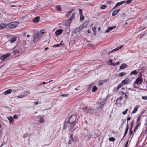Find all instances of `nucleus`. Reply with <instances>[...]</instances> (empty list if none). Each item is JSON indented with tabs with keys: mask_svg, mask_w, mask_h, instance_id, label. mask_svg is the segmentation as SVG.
<instances>
[{
	"mask_svg": "<svg viewBox=\"0 0 147 147\" xmlns=\"http://www.w3.org/2000/svg\"><path fill=\"white\" fill-rule=\"evenodd\" d=\"M41 36L38 33L35 34L33 36V42H37L40 39Z\"/></svg>",
	"mask_w": 147,
	"mask_h": 147,
	"instance_id": "1",
	"label": "nucleus"
},
{
	"mask_svg": "<svg viewBox=\"0 0 147 147\" xmlns=\"http://www.w3.org/2000/svg\"><path fill=\"white\" fill-rule=\"evenodd\" d=\"M78 125V123H75L70 124L69 126L70 127L69 130L71 132H73L78 127L77 126Z\"/></svg>",
	"mask_w": 147,
	"mask_h": 147,
	"instance_id": "2",
	"label": "nucleus"
},
{
	"mask_svg": "<svg viewBox=\"0 0 147 147\" xmlns=\"http://www.w3.org/2000/svg\"><path fill=\"white\" fill-rule=\"evenodd\" d=\"M143 82V78L142 76L141 75L140 76L137 78L135 82V84L137 85L140 84Z\"/></svg>",
	"mask_w": 147,
	"mask_h": 147,
	"instance_id": "3",
	"label": "nucleus"
},
{
	"mask_svg": "<svg viewBox=\"0 0 147 147\" xmlns=\"http://www.w3.org/2000/svg\"><path fill=\"white\" fill-rule=\"evenodd\" d=\"M19 24V23L17 22H13L10 23L8 24L9 27L13 28L17 26Z\"/></svg>",
	"mask_w": 147,
	"mask_h": 147,
	"instance_id": "4",
	"label": "nucleus"
},
{
	"mask_svg": "<svg viewBox=\"0 0 147 147\" xmlns=\"http://www.w3.org/2000/svg\"><path fill=\"white\" fill-rule=\"evenodd\" d=\"M76 120V118L74 116H71L69 119V124L75 123L74 121Z\"/></svg>",
	"mask_w": 147,
	"mask_h": 147,
	"instance_id": "5",
	"label": "nucleus"
},
{
	"mask_svg": "<svg viewBox=\"0 0 147 147\" xmlns=\"http://www.w3.org/2000/svg\"><path fill=\"white\" fill-rule=\"evenodd\" d=\"M11 55L10 53H8L0 57V59L2 61H3L10 56Z\"/></svg>",
	"mask_w": 147,
	"mask_h": 147,
	"instance_id": "6",
	"label": "nucleus"
},
{
	"mask_svg": "<svg viewBox=\"0 0 147 147\" xmlns=\"http://www.w3.org/2000/svg\"><path fill=\"white\" fill-rule=\"evenodd\" d=\"M84 28L83 25L80 26L78 28H77L74 30V32L75 33H76L80 31L81 30H82Z\"/></svg>",
	"mask_w": 147,
	"mask_h": 147,
	"instance_id": "7",
	"label": "nucleus"
},
{
	"mask_svg": "<svg viewBox=\"0 0 147 147\" xmlns=\"http://www.w3.org/2000/svg\"><path fill=\"white\" fill-rule=\"evenodd\" d=\"M130 80V78L128 77L126 78L125 80H123L121 82L123 84V85L127 84H128Z\"/></svg>",
	"mask_w": 147,
	"mask_h": 147,
	"instance_id": "8",
	"label": "nucleus"
},
{
	"mask_svg": "<svg viewBox=\"0 0 147 147\" xmlns=\"http://www.w3.org/2000/svg\"><path fill=\"white\" fill-rule=\"evenodd\" d=\"M116 28L115 26H113L112 27H109L108 29L106 30V33L109 32L111 31L113 29H115Z\"/></svg>",
	"mask_w": 147,
	"mask_h": 147,
	"instance_id": "9",
	"label": "nucleus"
},
{
	"mask_svg": "<svg viewBox=\"0 0 147 147\" xmlns=\"http://www.w3.org/2000/svg\"><path fill=\"white\" fill-rule=\"evenodd\" d=\"M72 21L71 18H69L66 20L65 21L66 25L68 26H69L71 23Z\"/></svg>",
	"mask_w": 147,
	"mask_h": 147,
	"instance_id": "10",
	"label": "nucleus"
},
{
	"mask_svg": "<svg viewBox=\"0 0 147 147\" xmlns=\"http://www.w3.org/2000/svg\"><path fill=\"white\" fill-rule=\"evenodd\" d=\"M63 31V30L62 29H60L59 30H56L55 32V33L56 36H58L61 34Z\"/></svg>",
	"mask_w": 147,
	"mask_h": 147,
	"instance_id": "11",
	"label": "nucleus"
},
{
	"mask_svg": "<svg viewBox=\"0 0 147 147\" xmlns=\"http://www.w3.org/2000/svg\"><path fill=\"white\" fill-rule=\"evenodd\" d=\"M123 98V97L120 96L117 100V102L119 103L120 105H122L124 104V103H122L121 102Z\"/></svg>",
	"mask_w": 147,
	"mask_h": 147,
	"instance_id": "12",
	"label": "nucleus"
},
{
	"mask_svg": "<svg viewBox=\"0 0 147 147\" xmlns=\"http://www.w3.org/2000/svg\"><path fill=\"white\" fill-rule=\"evenodd\" d=\"M140 107V106L139 105H137L136 106L133 110L131 114H133L136 112L138 110V108Z\"/></svg>",
	"mask_w": 147,
	"mask_h": 147,
	"instance_id": "13",
	"label": "nucleus"
},
{
	"mask_svg": "<svg viewBox=\"0 0 147 147\" xmlns=\"http://www.w3.org/2000/svg\"><path fill=\"white\" fill-rule=\"evenodd\" d=\"M121 10L120 9H119L118 10H115L114 11H113L112 13V16H115Z\"/></svg>",
	"mask_w": 147,
	"mask_h": 147,
	"instance_id": "14",
	"label": "nucleus"
},
{
	"mask_svg": "<svg viewBox=\"0 0 147 147\" xmlns=\"http://www.w3.org/2000/svg\"><path fill=\"white\" fill-rule=\"evenodd\" d=\"M107 81L108 80L106 79H105L103 80H100L99 81V84L100 86H102L104 82H107Z\"/></svg>",
	"mask_w": 147,
	"mask_h": 147,
	"instance_id": "15",
	"label": "nucleus"
},
{
	"mask_svg": "<svg viewBox=\"0 0 147 147\" xmlns=\"http://www.w3.org/2000/svg\"><path fill=\"white\" fill-rule=\"evenodd\" d=\"M17 40V37H14L10 39L9 41L11 43L14 42Z\"/></svg>",
	"mask_w": 147,
	"mask_h": 147,
	"instance_id": "16",
	"label": "nucleus"
},
{
	"mask_svg": "<svg viewBox=\"0 0 147 147\" xmlns=\"http://www.w3.org/2000/svg\"><path fill=\"white\" fill-rule=\"evenodd\" d=\"M125 1H122L120 2H118L115 5L114 7L113 8V9H114L115 8L117 7H118V6H119L122 4H123L124 3H125Z\"/></svg>",
	"mask_w": 147,
	"mask_h": 147,
	"instance_id": "17",
	"label": "nucleus"
},
{
	"mask_svg": "<svg viewBox=\"0 0 147 147\" xmlns=\"http://www.w3.org/2000/svg\"><path fill=\"white\" fill-rule=\"evenodd\" d=\"M40 19V17L39 16H37L34 18L33 21L34 22L37 23L39 21V20Z\"/></svg>",
	"mask_w": 147,
	"mask_h": 147,
	"instance_id": "18",
	"label": "nucleus"
},
{
	"mask_svg": "<svg viewBox=\"0 0 147 147\" xmlns=\"http://www.w3.org/2000/svg\"><path fill=\"white\" fill-rule=\"evenodd\" d=\"M39 121L41 123H43L45 122V120L43 117L42 116L40 117L39 119Z\"/></svg>",
	"mask_w": 147,
	"mask_h": 147,
	"instance_id": "19",
	"label": "nucleus"
},
{
	"mask_svg": "<svg viewBox=\"0 0 147 147\" xmlns=\"http://www.w3.org/2000/svg\"><path fill=\"white\" fill-rule=\"evenodd\" d=\"M123 46H124L123 45H122L119 46V47L116 48H115V49H114V50L111 51V52H110V53H112V52H113V51H117V50L120 49L122 47H123Z\"/></svg>",
	"mask_w": 147,
	"mask_h": 147,
	"instance_id": "20",
	"label": "nucleus"
},
{
	"mask_svg": "<svg viewBox=\"0 0 147 147\" xmlns=\"http://www.w3.org/2000/svg\"><path fill=\"white\" fill-rule=\"evenodd\" d=\"M123 46H124L123 45H122L119 46V47L116 48H115V49H114V50L111 51V52H110V53H112V52H113V51H117V50L120 49L122 47H123Z\"/></svg>",
	"mask_w": 147,
	"mask_h": 147,
	"instance_id": "21",
	"label": "nucleus"
},
{
	"mask_svg": "<svg viewBox=\"0 0 147 147\" xmlns=\"http://www.w3.org/2000/svg\"><path fill=\"white\" fill-rule=\"evenodd\" d=\"M127 67V65L126 64L123 63L122 64L120 67V69H125Z\"/></svg>",
	"mask_w": 147,
	"mask_h": 147,
	"instance_id": "22",
	"label": "nucleus"
},
{
	"mask_svg": "<svg viewBox=\"0 0 147 147\" xmlns=\"http://www.w3.org/2000/svg\"><path fill=\"white\" fill-rule=\"evenodd\" d=\"M12 92V90L11 89H9L8 90L5 91L4 94L5 95H7L8 94H9L11 92Z\"/></svg>",
	"mask_w": 147,
	"mask_h": 147,
	"instance_id": "23",
	"label": "nucleus"
},
{
	"mask_svg": "<svg viewBox=\"0 0 147 147\" xmlns=\"http://www.w3.org/2000/svg\"><path fill=\"white\" fill-rule=\"evenodd\" d=\"M6 25L4 23H1L0 24V29H3L6 28Z\"/></svg>",
	"mask_w": 147,
	"mask_h": 147,
	"instance_id": "24",
	"label": "nucleus"
},
{
	"mask_svg": "<svg viewBox=\"0 0 147 147\" xmlns=\"http://www.w3.org/2000/svg\"><path fill=\"white\" fill-rule=\"evenodd\" d=\"M87 111L89 113L93 114L94 113V110L91 108H88Z\"/></svg>",
	"mask_w": 147,
	"mask_h": 147,
	"instance_id": "25",
	"label": "nucleus"
},
{
	"mask_svg": "<svg viewBox=\"0 0 147 147\" xmlns=\"http://www.w3.org/2000/svg\"><path fill=\"white\" fill-rule=\"evenodd\" d=\"M8 119L10 123H12L14 121L13 119L11 116H10L8 117Z\"/></svg>",
	"mask_w": 147,
	"mask_h": 147,
	"instance_id": "26",
	"label": "nucleus"
},
{
	"mask_svg": "<svg viewBox=\"0 0 147 147\" xmlns=\"http://www.w3.org/2000/svg\"><path fill=\"white\" fill-rule=\"evenodd\" d=\"M105 102L103 101L100 102L98 103V107L99 108H101L104 105Z\"/></svg>",
	"mask_w": 147,
	"mask_h": 147,
	"instance_id": "27",
	"label": "nucleus"
},
{
	"mask_svg": "<svg viewBox=\"0 0 147 147\" xmlns=\"http://www.w3.org/2000/svg\"><path fill=\"white\" fill-rule=\"evenodd\" d=\"M88 109V108L87 106H85L82 108V110L84 112H85L87 111Z\"/></svg>",
	"mask_w": 147,
	"mask_h": 147,
	"instance_id": "28",
	"label": "nucleus"
},
{
	"mask_svg": "<svg viewBox=\"0 0 147 147\" xmlns=\"http://www.w3.org/2000/svg\"><path fill=\"white\" fill-rule=\"evenodd\" d=\"M70 136H71V138L72 140H70L69 141L68 143L69 144H71L72 142V141H73V142H74V139L73 138V136L72 135H71Z\"/></svg>",
	"mask_w": 147,
	"mask_h": 147,
	"instance_id": "29",
	"label": "nucleus"
},
{
	"mask_svg": "<svg viewBox=\"0 0 147 147\" xmlns=\"http://www.w3.org/2000/svg\"><path fill=\"white\" fill-rule=\"evenodd\" d=\"M74 10V9H71V10L70 11L68 12H67L66 14V16L67 17H69L71 13H72V12Z\"/></svg>",
	"mask_w": 147,
	"mask_h": 147,
	"instance_id": "30",
	"label": "nucleus"
},
{
	"mask_svg": "<svg viewBox=\"0 0 147 147\" xmlns=\"http://www.w3.org/2000/svg\"><path fill=\"white\" fill-rule=\"evenodd\" d=\"M123 85H124L122 83V82H121L120 84L119 85H118L117 87V89H119Z\"/></svg>",
	"mask_w": 147,
	"mask_h": 147,
	"instance_id": "31",
	"label": "nucleus"
},
{
	"mask_svg": "<svg viewBox=\"0 0 147 147\" xmlns=\"http://www.w3.org/2000/svg\"><path fill=\"white\" fill-rule=\"evenodd\" d=\"M26 96H27V94H24L23 95H19V96H18L16 97H18L20 98H23L24 97H26Z\"/></svg>",
	"mask_w": 147,
	"mask_h": 147,
	"instance_id": "32",
	"label": "nucleus"
},
{
	"mask_svg": "<svg viewBox=\"0 0 147 147\" xmlns=\"http://www.w3.org/2000/svg\"><path fill=\"white\" fill-rule=\"evenodd\" d=\"M97 90V88L96 86H94L92 89V92H94L96 91Z\"/></svg>",
	"mask_w": 147,
	"mask_h": 147,
	"instance_id": "33",
	"label": "nucleus"
},
{
	"mask_svg": "<svg viewBox=\"0 0 147 147\" xmlns=\"http://www.w3.org/2000/svg\"><path fill=\"white\" fill-rule=\"evenodd\" d=\"M80 20L81 21H82L84 19V16L83 15H80Z\"/></svg>",
	"mask_w": 147,
	"mask_h": 147,
	"instance_id": "34",
	"label": "nucleus"
},
{
	"mask_svg": "<svg viewBox=\"0 0 147 147\" xmlns=\"http://www.w3.org/2000/svg\"><path fill=\"white\" fill-rule=\"evenodd\" d=\"M138 74V72L136 70H134L132 71L131 73L130 74H134V75H137Z\"/></svg>",
	"mask_w": 147,
	"mask_h": 147,
	"instance_id": "35",
	"label": "nucleus"
},
{
	"mask_svg": "<svg viewBox=\"0 0 147 147\" xmlns=\"http://www.w3.org/2000/svg\"><path fill=\"white\" fill-rule=\"evenodd\" d=\"M126 74V73H125L121 72L119 74V77H122L123 76L125 75Z\"/></svg>",
	"mask_w": 147,
	"mask_h": 147,
	"instance_id": "36",
	"label": "nucleus"
},
{
	"mask_svg": "<svg viewBox=\"0 0 147 147\" xmlns=\"http://www.w3.org/2000/svg\"><path fill=\"white\" fill-rule=\"evenodd\" d=\"M56 9L58 11H61L60 6L59 5H57L56 7Z\"/></svg>",
	"mask_w": 147,
	"mask_h": 147,
	"instance_id": "37",
	"label": "nucleus"
},
{
	"mask_svg": "<svg viewBox=\"0 0 147 147\" xmlns=\"http://www.w3.org/2000/svg\"><path fill=\"white\" fill-rule=\"evenodd\" d=\"M75 13H74L72 14L71 16L69 18H71V20H72V19H73L75 17Z\"/></svg>",
	"mask_w": 147,
	"mask_h": 147,
	"instance_id": "38",
	"label": "nucleus"
},
{
	"mask_svg": "<svg viewBox=\"0 0 147 147\" xmlns=\"http://www.w3.org/2000/svg\"><path fill=\"white\" fill-rule=\"evenodd\" d=\"M109 140L110 141H114L115 140V139L113 137H112L110 138H109Z\"/></svg>",
	"mask_w": 147,
	"mask_h": 147,
	"instance_id": "39",
	"label": "nucleus"
},
{
	"mask_svg": "<svg viewBox=\"0 0 147 147\" xmlns=\"http://www.w3.org/2000/svg\"><path fill=\"white\" fill-rule=\"evenodd\" d=\"M112 60L111 59H110L109 61V63H110V65L113 66V65H114V63L112 62Z\"/></svg>",
	"mask_w": 147,
	"mask_h": 147,
	"instance_id": "40",
	"label": "nucleus"
},
{
	"mask_svg": "<svg viewBox=\"0 0 147 147\" xmlns=\"http://www.w3.org/2000/svg\"><path fill=\"white\" fill-rule=\"evenodd\" d=\"M121 93L123 94V95L125 94V99L126 100H127L128 99V97L127 96V95L126 94H125L123 92H121Z\"/></svg>",
	"mask_w": 147,
	"mask_h": 147,
	"instance_id": "41",
	"label": "nucleus"
},
{
	"mask_svg": "<svg viewBox=\"0 0 147 147\" xmlns=\"http://www.w3.org/2000/svg\"><path fill=\"white\" fill-rule=\"evenodd\" d=\"M19 52V51L17 49H14L13 50V53L14 54H16V53H18Z\"/></svg>",
	"mask_w": 147,
	"mask_h": 147,
	"instance_id": "42",
	"label": "nucleus"
},
{
	"mask_svg": "<svg viewBox=\"0 0 147 147\" xmlns=\"http://www.w3.org/2000/svg\"><path fill=\"white\" fill-rule=\"evenodd\" d=\"M107 7V6L106 5H102L101 7V9H105V8H106Z\"/></svg>",
	"mask_w": 147,
	"mask_h": 147,
	"instance_id": "43",
	"label": "nucleus"
},
{
	"mask_svg": "<svg viewBox=\"0 0 147 147\" xmlns=\"http://www.w3.org/2000/svg\"><path fill=\"white\" fill-rule=\"evenodd\" d=\"M69 95L68 94H62L60 96H61L63 97H68V96H69Z\"/></svg>",
	"mask_w": 147,
	"mask_h": 147,
	"instance_id": "44",
	"label": "nucleus"
},
{
	"mask_svg": "<svg viewBox=\"0 0 147 147\" xmlns=\"http://www.w3.org/2000/svg\"><path fill=\"white\" fill-rule=\"evenodd\" d=\"M128 111V109H126L125 111L122 112V113L123 115H125L127 113V111Z\"/></svg>",
	"mask_w": 147,
	"mask_h": 147,
	"instance_id": "45",
	"label": "nucleus"
},
{
	"mask_svg": "<svg viewBox=\"0 0 147 147\" xmlns=\"http://www.w3.org/2000/svg\"><path fill=\"white\" fill-rule=\"evenodd\" d=\"M79 12L80 13V15H83L82 14V10L81 9H80L79 10Z\"/></svg>",
	"mask_w": 147,
	"mask_h": 147,
	"instance_id": "46",
	"label": "nucleus"
},
{
	"mask_svg": "<svg viewBox=\"0 0 147 147\" xmlns=\"http://www.w3.org/2000/svg\"><path fill=\"white\" fill-rule=\"evenodd\" d=\"M119 63H120V62H116V63H114V65H113V66H115L116 65H118Z\"/></svg>",
	"mask_w": 147,
	"mask_h": 147,
	"instance_id": "47",
	"label": "nucleus"
},
{
	"mask_svg": "<svg viewBox=\"0 0 147 147\" xmlns=\"http://www.w3.org/2000/svg\"><path fill=\"white\" fill-rule=\"evenodd\" d=\"M132 1V0H127L126 1V3L127 4H129L131 3Z\"/></svg>",
	"mask_w": 147,
	"mask_h": 147,
	"instance_id": "48",
	"label": "nucleus"
},
{
	"mask_svg": "<svg viewBox=\"0 0 147 147\" xmlns=\"http://www.w3.org/2000/svg\"><path fill=\"white\" fill-rule=\"evenodd\" d=\"M96 28L95 27H92V30L94 32H96Z\"/></svg>",
	"mask_w": 147,
	"mask_h": 147,
	"instance_id": "49",
	"label": "nucleus"
},
{
	"mask_svg": "<svg viewBox=\"0 0 147 147\" xmlns=\"http://www.w3.org/2000/svg\"><path fill=\"white\" fill-rule=\"evenodd\" d=\"M121 121L122 122V123L121 125H123V124L126 121V120L125 119H123L121 120Z\"/></svg>",
	"mask_w": 147,
	"mask_h": 147,
	"instance_id": "50",
	"label": "nucleus"
},
{
	"mask_svg": "<svg viewBox=\"0 0 147 147\" xmlns=\"http://www.w3.org/2000/svg\"><path fill=\"white\" fill-rule=\"evenodd\" d=\"M142 98L143 100H147V96H142Z\"/></svg>",
	"mask_w": 147,
	"mask_h": 147,
	"instance_id": "51",
	"label": "nucleus"
},
{
	"mask_svg": "<svg viewBox=\"0 0 147 147\" xmlns=\"http://www.w3.org/2000/svg\"><path fill=\"white\" fill-rule=\"evenodd\" d=\"M26 94H27V96L30 93V92L29 91H25Z\"/></svg>",
	"mask_w": 147,
	"mask_h": 147,
	"instance_id": "52",
	"label": "nucleus"
},
{
	"mask_svg": "<svg viewBox=\"0 0 147 147\" xmlns=\"http://www.w3.org/2000/svg\"><path fill=\"white\" fill-rule=\"evenodd\" d=\"M59 46V44H55V45H54L53 46V47H55V46H56V47H58Z\"/></svg>",
	"mask_w": 147,
	"mask_h": 147,
	"instance_id": "53",
	"label": "nucleus"
},
{
	"mask_svg": "<svg viewBox=\"0 0 147 147\" xmlns=\"http://www.w3.org/2000/svg\"><path fill=\"white\" fill-rule=\"evenodd\" d=\"M138 127H137V126H136L134 128V132H135L138 129Z\"/></svg>",
	"mask_w": 147,
	"mask_h": 147,
	"instance_id": "54",
	"label": "nucleus"
},
{
	"mask_svg": "<svg viewBox=\"0 0 147 147\" xmlns=\"http://www.w3.org/2000/svg\"><path fill=\"white\" fill-rule=\"evenodd\" d=\"M127 132H128V131H127L126 130L125 131V134L123 136V137H125L126 135V134H127Z\"/></svg>",
	"mask_w": 147,
	"mask_h": 147,
	"instance_id": "55",
	"label": "nucleus"
},
{
	"mask_svg": "<svg viewBox=\"0 0 147 147\" xmlns=\"http://www.w3.org/2000/svg\"><path fill=\"white\" fill-rule=\"evenodd\" d=\"M128 129H129L128 124L127 123V125L126 128V129L125 130H126L127 131H128Z\"/></svg>",
	"mask_w": 147,
	"mask_h": 147,
	"instance_id": "56",
	"label": "nucleus"
},
{
	"mask_svg": "<svg viewBox=\"0 0 147 147\" xmlns=\"http://www.w3.org/2000/svg\"><path fill=\"white\" fill-rule=\"evenodd\" d=\"M18 91V90L17 89H15L13 90V93H15Z\"/></svg>",
	"mask_w": 147,
	"mask_h": 147,
	"instance_id": "57",
	"label": "nucleus"
},
{
	"mask_svg": "<svg viewBox=\"0 0 147 147\" xmlns=\"http://www.w3.org/2000/svg\"><path fill=\"white\" fill-rule=\"evenodd\" d=\"M140 124H141L140 123H137L136 126H137V127H138L140 125Z\"/></svg>",
	"mask_w": 147,
	"mask_h": 147,
	"instance_id": "58",
	"label": "nucleus"
},
{
	"mask_svg": "<svg viewBox=\"0 0 147 147\" xmlns=\"http://www.w3.org/2000/svg\"><path fill=\"white\" fill-rule=\"evenodd\" d=\"M18 117V116L17 115H15L13 116V118L14 119H16Z\"/></svg>",
	"mask_w": 147,
	"mask_h": 147,
	"instance_id": "59",
	"label": "nucleus"
},
{
	"mask_svg": "<svg viewBox=\"0 0 147 147\" xmlns=\"http://www.w3.org/2000/svg\"><path fill=\"white\" fill-rule=\"evenodd\" d=\"M41 102H40V103H39L38 102H35L34 103V104L35 105L38 104H41Z\"/></svg>",
	"mask_w": 147,
	"mask_h": 147,
	"instance_id": "60",
	"label": "nucleus"
},
{
	"mask_svg": "<svg viewBox=\"0 0 147 147\" xmlns=\"http://www.w3.org/2000/svg\"><path fill=\"white\" fill-rule=\"evenodd\" d=\"M128 141H127L126 143L125 147H127Z\"/></svg>",
	"mask_w": 147,
	"mask_h": 147,
	"instance_id": "61",
	"label": "nucleus"
},
{
	"mask_svg": "<svg viewBox=\"0 0 147 147\" xmlns=\"http://www.w3.org/2000/svg\"><path fill=\"white\" fill-rule=\"evenodd\" d=\"M46 83V82H44L42 83H41L40 84V85H42V84H45Z\"/></svg>",
	"mask_w": 147,
	"mask_h": 147,
	"instance_id": "62",
	"label": "nucleus"
},
{
	"mask_svg": "<svg viewBox=\"0 0 147 147\" xmlns=\"http://www.w3.org/2000/svg\"><path fill=\"white\" fill-rule=\"evenodd\" d=\"M130 119H131V118L130 117H128L127 118V121H129L130 120Z\"/></svg>",
	"mask_w": 147,
	"mask_h": 147,
	"instance_id": "63",
	"label": "nucleus"
},
{
	"mask_svg": "<svg viewBox=\"0 0 147 147\" xmlns=\"http://www.w3.org/2000/svg\"><path fill=\"white\" fill-rule=\"evenodd\" d=\"M132 133V130H131H131H130V135H131V133Z\"/></svg>",
	"mask_w": 147,
	"mask_h": 147,
	"instance_id": "64",
	"label": "nucleus"
}]
</instances>
